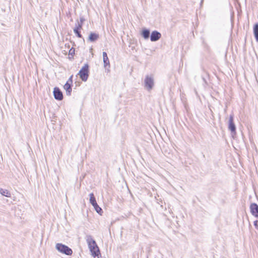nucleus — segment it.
<instances>
[{"label":"nucleus","mask_w":258,"mask_h":258,"mask_svg":"<svg viewBox=\"0 0 258 258\" xmlns=\"http://www.w3.org/2000/svg\"><path fill=\"white\" fill-rule=\"evenodd\" d=\"M86 241L88 243L89 248L94 258H99L100 251L95 241L90 235H87L86 236Z\"/></svg>","instance_id":"1"},{"label":"nucleus","mask_w":258,"mask_h":258,"mask_svg":"<svg viewBox=\"0 0 258 258\" xmlns=\"http://www.w3.org/2000/svg\"><path fill=\"white\" fill-rule=\"evenodd\" d=\"M55 248L59 252L68 255H71L73 253L72 250L70 247L62 243H57Z\"/></svg>","instance_id":"2"},{"label":"nucleus","mask_w":258,"mask_h":258,"mask_svg":"<svg viewBox=\"0 0 258 258\" xmlns=\"http://www.w3.org/2000/svg\"><path fill=\"white\" fill-rule=\"evenodd\" d=\"M233 114H230L228 120V130L231 132V134L233 138H234L236 135V127L234 122Z\"/></svg>","instance_id":"3"},{"label":"nucleus","mask_w":258,"mask_h":258,"mask_svg":"<svg viewBox=\"0 0 258 258\" xmlns=\"http://www.w3.org/2000/svg\"><path fill=\"white\" fill-rule=\"evenodd\" d=\"M154 85L153 77L152 75H147L144 80V87L148 91H151Z\"/></svg>","instance_id":"4"},{"label":"nucleus","mask_w":258,"mask_h":258,"mask_svg":"<svg viewBox=\"0 0 258 258\" xmlns=\"http://www.w3.org/2000/svg\"><path fill=\"white\" fill-rule=\"evenodd\" d=\"M78 75L83 81H86L89 76V66L85 64L81 70L79 71Z\"/></svg>","instance_id":"5"},{"label":"nucleus","mask_w":258,"mask_h":258,"mask_svg":"<svg viewBox=\"0 0 258 258\" xmlns=\"http://www.w3.org/2000/svg\"><path fill=\"white\" fill-rule=\"evenodd\" d=\"M53 95L56 100L60 101L63 99V95L61 91L58 88L55 87L53 89Z\"/></svg>","instance_id":"6"},{"label":"nucleus","mask_w":258,"mask_h":258,"mask_svg":"<svg viewBox=\"0 0 258 258\" xmlns=\"http://www.w3.org/2000/svg\"><path fill=\"white\" fill-rule=\"evenodd\" d=\"M250 211L251 214L258 218V205L256 203H251L250 205Z\"/></svg>","instance_id":"7"},{"label":"nucleus","mask_w":258,"mask_h":258,"mask_svg":"<svg viewBox=\"0 0 258 258\" xmlns=\"http://www.w3.org/2000/svg\"><path fill=\"white\" fill-rule=\"evenodd\" d=\"M161 37V34L158 31H153L150 35V40L151 41L155 42L158 41Z\"/></svg>","instance_id":"8"},{"label":"nucleus","mask_w":258,"mask_h":258,"mask_svg":"<svg viewBox=\"0 0 258 258\" xmlns=\"http://www.w3.org/2000/svg\"><path fill=\"white\" fill-rule=\"evenodd\" d=\"M63 88L66 91V94L70 96L72 92V85L69 82H67L63 86Z\"/></svg>","instance_id":"9"},{"label":"nucleus","mask_w":258,"mask_h":258,"mask_svg":"<svg viewBox=\"0 0 258 258\" xmlns=\"http://www.w3.org/2000/svg\"><path fill=\"white\" fill-rule=\"evenodd\" d=\"M99 38V35L96 33L91 32L89 37L88 40L91 42H95Z\"/></svg>","instance_id":"10"},{"label":"nucleus","mask_w":258,"mask_h":258,"mask_svg":"<svg viewBox=\"0 0 258 258\" xmlns=\"http://www.w3.org/2000/svg\"><path fill=\"white\" fill-rule=\"evenodd\" d=\"M150 32L149 29H144L142 32V36L145 39H148L150 37Z\"/></svg>","instance_id":"11"},{"label":"nucleus","mask_w":258,"mask_h":258,"mask_svg":"<svg viewBox=\"0 0 258 258\" xmlns=\"http://www.w3.org/2000/svg\"><path fill=\"white\" fill-rule=\"evenodd\" d=\"M253 34L256 42H258V23L254 24L253 28Z\"/></svg>","instance_id":"12"},{"label":"nucleus","mask_w":258,"mask_h":258,"mask_svg":"<svg viewBox=\"0 0 258 258\" xmlns=\"http://www.w3.org/2000/svg\"><path fill=\"white\" fill-rule=\"evenodd\" d=\"M0 193L3 196H5L6 197L10 198L11 197V193L7 189H4L1 188L0 189Z\"/></svg>","instance_id":"13"},{"label":"nucleus","mask_w":258,"mask_h":258,"mask_svg":"<svg viewBox=\"0 0 258 258\" xmlns=\"http://www.w3.org/2000/svg\"><path fill=\"white\" fill-rule=\"evenodd\" d=\"M89 197L90 203L92 205H94L95 203H97L93 193L90 194Z\"/></svg>","instance_id":"14"},{"label":"nucleus","mask_w":258,"mask_h":258,"mask_svg":"<svg viewBox=\"0 0 258 258\" xmlns=\"http://www.w3.org/2000/svg\"><path fill=\"white\" fill-rule=\"evenodd\" d=\"M94 208V209L95 210L96 212L98 213V214H101V213L102 212V209L98 206V205L97 204V203H95L94 205H92Z\"/></svg>","instance_id":"15"},{"label":"nucleus","mask_w":258,"mask_h":258,"mask_svg":"<svg viewBox=\"0 0 258 258\" xmlns=\"http://www.w3.org/2000/svg\"><path fill=\"white\" fill-rule=\"evenodd\" d=\"M103 63H104V68H106L107 67H108L109 68L110 67V63H109V60L108 57H106V58H103Z\"/></svg>","instance_id":"16"},{"label":"nucleus","mask_w":258,"mask_h":258,"mask_svg":"<svg viewBox=\"0 0 258 258\" xmlns=\"http://www.w3.org/2000/svg\"><path fill=\"white\" fill-rule=\"evenodd\" d=\"M74 32L75 33V34L78 37H79V38H82V35L80 33V32L79 31V30H77V29L74 28Z\"/></svg>","instance_id":"17"},{"label":"nucleus","mask_w":258,"mask_h":258,"mask_svg":"<svg viewBox=\"0 0 258 258\" xmlns=\"http://www.w3.org/2000/svg\"><path fill=\"white\" fill-rule=\"evenodd\" d=\"M82 23H80L79 21H77V24H76V27L74 28L77 30H80L82 28Z\"/></svg>","instance_id":"18"},{"label":"nucleus","mask_w":258,"mask_h":258,"mask_svg":"<svg viewBox=\"0 0 258 258\" xmlns=\"http://www.w3.org/2000/svg\"><path fill=\"white\" fill-rule=\"evenodd\" d=\"M253 224H254L255 228L256 229H258V221L257 220L254 221L253 222Z\"/></svg>","instance_id":"19"},{"label":"nucleus","mask_w":258,"mask_h":258,"mask_svg":"<svg viewBox=\"0 0 258 258\" xmlns=\"http://www.w3.org/2000/svg\"><path fill=\"white\" fill-rule=\"evenodd\" d=\"M67 82H69L72 85L73 83V76H71L69 79L68 81Z\"/></svg>","instance_id":"20"},{"label":"nucleus","mask_w":258,"mask_h":258,"mask_svg":"<svg viewBox=\"0 0 258 258\" xmlns=\"http://www.w3.org/2000/svg\"><path fill=\"white\" fill-rule=\"evenodd\" d=\"M102 55H103V58L108 57L107 53L106 52H103Z\"/></svg>","instance_id":"21"},{"label":"nucleus","mask_w":258,"mask_h":258,"mask_svg":"<svg viewBox=\"0 0 258 258\" xmlns=\"http://www.w3.org/2000/svg\"><path fill=\"white\" fill-rule=\"evenodd\" d=\"M84 21H85L84 18L83 17H81L80 18V22H79V23H82V24L83 25Z\"/></svg>","instance_id":"22"},{"label":"nucleus","mask_w":258,"mask_h":258,"mask_svg":"<svg viewBox=\"0 0 258 258\" xmlns=\"http://www.w3.org/2000/svg\"><path fill=\"white\" fill-rule=\"evenodd\" d=\"M203 0L202 1V2H203Z\"/></svg>","instance_id":"23"}]
</instances>
